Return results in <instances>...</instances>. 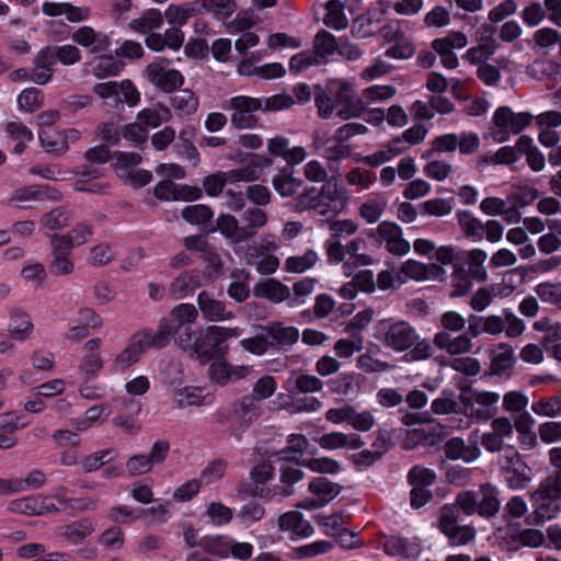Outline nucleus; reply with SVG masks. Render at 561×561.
<instances>
[{
  "instance_id": "1",
  "label": "nucleus",
  "mask_w": 561,
  "mask_h": 561,
  "mask_svg": "<svg viewBox=\"0 0 561 561\" xmlns=\"http://www.w3.org/2000/svg\"><path fill=\"white\" fill-rule=\"evenodd\" d=\"M379 341L394 353H404L413 362L425 360L434 354L432 342L421 337L405 320L380 322Z\"/></svg>"
},
{
  "instance_id": "2",
  "label": "nucleus",
  "mask_w": 561,
  "mask_h": 561,
  "mask_svg": "<svg viewBox=\"0 0 561 561\" xmlns=\"http://www.w3.org/2000/svg\"><path fill=\"white\" fill-rule=\"evenodd\" d=\"M284 388L293 400L295 412H314L321 408V401L313 397H301V394L320 392L323 389V381L317 376L304 373L300 369L291 370L285 380Z\"/></svg>"
},
{
  "instance_id": "3",
  "label": "nucleus",
  "mask_w": 561,
  "mask_h": 561,
  "mask_svg": "<svg viewBox=\"0 0 561 561\" xmlns=\"http://www.w3.org/2000/svg\"><path fill=\"white\" fill-rule=\"evenodd\" d=\"M240 334L241 330L239 328L208 325L202 329L195 337L194 355L206 362L215 358H224L229 353L227 341L238 337Z\"/></svg>"
},
{
  "instance_id": "4",
  "label": "nucleus",
  "mask_w": 561,
  "mask_h": 561,
  "mask_svg": "<svg viewBox=\"0 0 561 561\" xmlns=\"http://www.w3.org/2000/svg\"><path fill=\"white\" fill-rule=\"evenodd\" d=\"M323 199H329L332 203V210L337 213L344 207L346 197L342 187L329 182L321 190L316 187L305 190L294 198L291 205L295 210L304 211L320 206Z\"/></svg>"
},
{
  "instance_id": "5",
  "label": "nucleus",
  "mask_w": 561,
  "mask_h": 561,
  "mask_svg": "<svg viewBox=\"0 0 561 561\" xmlns=\"http://www.w3.org/2000/svg\"><path fill=\"white\" fill-rule=\"evenodd\" d=\"M531 122V114L526 112L514 113L508 106H501L494 113V129L491 131V136L496 142H505L508 140L510 134H519Z\"/></svg>"
},
{
  "instance_id": "6",
  "label": "nucleus",
  "mask_w": 561,
  "mask_h": 561,
  "mask_svg": "<svg viewBox=\"0 0 561 561\" xmlns=\"http://www.w3.org/2000/svg\"><path fill=\"white\" fill-rule=\"evenodd\" d=\"M460 400L471 416L480 421H489L497 413L496 403L500 400V394L468 387L462 390Z\"/></svg>"
},
{
  "instance_id": "7",
  "label": "nucleus",
  "mask_w": 561,
  "mask_h": 561,
  "mask_svg": "<svg viewBox=\"0 0 561 561\" xmlns=\"http://www.w3.org/2000/svg\"><path fill=\"white\" fill-rule=\"evenodd\" d=\"M500 463L511 489L519 490L528 486L533 479V470L513 446L504 450Z\"/></svg>"
},
{
  "instance_id": "8",
  "label": "nucleus",
  "mask_w": 561,
  "mask_h": 561,
  "mask_svg": "<svg viewBox=\"0 0 561 561\" xmlns=\"http://www.w3.org/2000/svg\"><path fill=\"white\" fill-rule=\"evenodd\" d=\"M263 101L261 99L248 95H237L227 101L225 110L231 112V124L237 129L254 128L259 124L255 112L262 110Z\"/></svg>"
},
{
  "instance_id": "9",
  "label": "nucleus",
  "mask_w": 561,
  "mask_h": 561,
  "mask_svg": "<svg viewBox=\"0 0 561 561\" xmlns=\"http://www.w3.org/2000/svg\"><path fill=\"white\" fill-rule=\"evenodd\" d=\"M328 90L339 106L336 115L340 118L358 117L366 110V102L362 98H355L351 82L333 80L330 82Z\"/></svg>"
},
{
  "instance_id": "10",
  "label": "nucleus",
  "mask_w": 561,
  "mask_h": 561,
  "mask_svg": "<svg viewBox=\"0 0 561 561\" xmlns=\"http://www.w3.org/2000/svg\"><path fill=\"white\" fill-rule=\"evenodd\" d=\"M170 59L160 58L150 62L145 68L142 76L158 90L173 92L183 84L184 78L179 70L170 68Z\"/></svg>"
},
{
  "instance_id": "11",
  "label": "nucleus",
  "mask_w": 561,
  "mask_h": 561,
  "mask_svg": "<svg viewBox=\"0 0 561 561\" xmlns=\"http://www.w3.org/2000/svg\"><path fill=\"white\" fill-rule=\"evenodd\" d=\"M378 244H385L387 251L394 255H405L410 251V243L403 238L401 227L392 221H381L367 233Z\"/></svg>"
},
{
  "instance_id": "12",
  "label": "nucleus",
  "mask_w": 561,
  "mask_h": 561,
  "mask_svg": "<svg viewBox=\"0 0 561 561\" xmlns=\"http://www.w3.org/2000/svg\"><path fill=\"white\" fill-rule=\"evenodd\" d=\"M438 528L448 538L451 546L467 545L476 537V529L472 526L458 525L456 507L444 506L442 508Z\"/></svg>"
},
{
  "instance_id": "13",
  "label": "nucleus",
  "mask_w": 561,
  "mask_h": 561,
  "mask_svg": "<svg viewBox=\"0 0 561 561\" xmlns=\"http://www.w3.org/2000/svg\"><path fill=\"white\" fill-rule=\"evenodd\" d=\"M170 453V443L161 439L153 443L148 455L138 454L128 458L126 469L133 477L150 472L156 465H161Z\"/></svg>"
},
{
  "instance_id": "14",
  "label": "nucleus",
  "mask_w": 561,
  "mask_h": 561,
  "mask_svg": "<svg viewBox=\"0 0 561 561\" xmlns=\"http://www.w3.org/2000/svg\"><path fill=\"white\" fill-rule=\"evenodd\" d=\"M50 250H51V262L48 265V270L53 275L62 276L69 275L75 270V263L71 260L72 249L59 238L58 233H48Z\"/></svg>"
},
{
  "instance_id": "15",
  "label": "nucleus",
  "mask_w": 561,
  "mask_h": 561,
  "mask_svg": "<svg viewBox=\"0 0 561 561\" xmlns=\"http://www.w3.org/2000/svg\"><path fill=\"white\" fill-rule=\"evenodd\" d=\"M490 431L481 436V445L489 453L505 450L504 440L513 436V423L506 416L494 417L490 424Z\"/></svg>"
},
{
  "instance_id": "16",
  "label": "nucleus",
  "mask_w": 561,
  "mask_h": 561,
  "mask_svg": "<svg viewBox=\"0 0 561 561\" xmlns=\"http://www.w3.org/2000/svg\"><path fill=\"white\" fill-rule=\"evenodd\" d=\"M271 348L287 350L298 342L299 331L295 327L285 325L283 322L273 321L266 325L261 327Z\"/></svg>"
},
{
  "instance_id": "17",
  "label": "nucleus",
  "mask_w": 561,
  "mask_h": 561,
  "mask_svg": "<svg viewBox=\"0 0 561 561\" xmlns=\"http://www.w3.org/2000/svg\"><path fill=\"white\" fill-rule=\"evenodd\" d=\"M197 305L203 317L210 322H221L234 318V313L228 310L226 304L215 299L213 294L203 290L197 296Z\"/></svg>"
},
{
  "instance_id": "18",
  "label": "nucleus",
  "mask_w": 561,
  "mask_h": 561,
  "mask_svg": "<svg viewBox=\"0 0 561 561\" xmlns=\"http://www.w3.org/2000/svg\"><path fill=\"white\" fill-rule=\"evenodd\" d=\"M55 65L56 60L49 46L42 48L34 57L30 80L41 85L48 83L53 78Z\"/></svg>"
},
{
  "instance_id": "19",
  "label": "nucleus",
  "mask_w": 561,
  "mask_h": 561,
  "mask_svg": "<svg viewBox=\"0 0 561 561\" xmlns=\"http://www.w3.org/2000/svg\"><path fill=\"white\" fill-rule=\"evenodd\" d=\"M203 285V273L199 270L192 268L182 272L170 284V293L175 299H182L190 293Z\"/></svg>"
},
{
  "instance_id": "20",
  "label": "nucleus",
  "mask_w": 561,
  "mask_h": 561,
  "mask_svg": "<svg viewBox=\"0 0 561 561\" xmlns=\"http://www.w3.org/2000/svg\"><path fill=\"white\" fill-rule=\"evenodd\" d=\"M72 39L83 47H90L93 54H104L110 50L108 36L96 33L91 26L79 27L72 34Z\"/></svg>"
},
{
  "instance_id": "21",
  "label": "nucleus",
  "mask_w": 561,
  "mask_h": 561,
  "mask_svg": "<svg viewBox=\"0 0 561 561\" xmlns=\"http://www.w3.org/2000/svg\"><path fill=\"white\" fill-rule=\"evenodd\" d=\"M444 454L450 460L472 462L480 457L481 451L476 443L466 444L462 438L453 437L445 443Z\"/></svg>"
},
{
  "instance_id": "22",
  "label": "nucleus",
  "mask_w": 561,
  "mask_h": 561,
  "mask_svg": "<svg viewBox=\"0 0 561 561\" xmlns=\"http://www.w3.org/2000/svg\"><path fill=\"white\" fill-rule=\"evenodd\" d=\"M140 341L136 334L130 336L127 346L113 359L111 364L112 371H123L140 360L146 351Z\"/></svg>"
},
{
  "instance_id": "23",
  "label": "nucleus",
  "mask_w": 561,
  "mask_h": 561,
  "mask_svg": "<svg viewBox=\"0 0 561 561\" xmlns=\"http://www.w3.org/2000/svg\"><path fill=\"white\" fill-rule=\"evenodd\" d=\"M145 350L149 347L163 348L173 335V327L167 320H161L157 331L140 330L135 333Z\"/></svg>"
},
{
  "instance_id": "24",
  "label": "nucleus",
  "mask_w": 561,
  "mask_h": 561,
  "mask_svg": "<svg viewBox=\"0 0 561 561\" xmlns=\"http://www.w3.org/2000/svg\"><path fill=\"white\" fill-rule=\"evenodd\" d=\"M233 415L243 424H251L262 414V403L254 394H247L232 404Z\"/></svg>"
},
{
  "instance_id": "25",
  "label": "nucleus",
  "mask_w": 561,
  "mask_h": 561,
  "mask_svg": "<svg viewBox=\"0 0 561 561\" xmlns=\"http://www.w3.org/2000/svg\"><path fill=\"white\" fill-rule=\"evenodd\" d=\"M43 13L48 16L66 15L71 23H78L88 20L90 9L87 7H75L67 2H45Z\"/></svg>"
},
{
  "instance_id": "26",
  "label": "nucleus",
  "mask_w": 561,
  "mask_h": 561,
  "mask_svg": "<svg viewBox=\"0 0 561 561\" xmlns=\"http://www.w3.org/2000/svg\"><path fill=\"white\" fill-rule=\"evenodd\" d=\"M433 343L437 348L444 350L450 355L468 353L472 347L471 337L469 335L460 334L453 337L448 332H437L434 335Z\"/></svg>"
},
{
  "instance_id": "27",
  "label": "nucleus",
  "mask_w": 561,
  "mask_h": 561,
  "mask_svg": "<svg viewBox=\"0 0 561 561\" xmlns=\"http://www.w3.org/2000/svg\"><path fill=\"white\" fill-rule=\"evenodd\" d=\"M399 274H404L409 278L423 280L430 278H438L444 274L442 266L437 264H423L414 260H409L401 265ZM399 283H402L398 275Z\"/></svg>"
},
{
  "instance_id": "28",
  "label": "nucleus",
  "mask_w": 561,
  "mask_h": 561,
  "mask_svg": "<svg viewBox=\"0 0 561 561\" xmlns=\"http://www.w3.org/2000/svg\"><path fill=\"white\" fill-rule=\"evenodd\" d=\"M365 245L366 242L362 238L353 239L345 245V253L350 256L343 264L345 274H352V272L358 266L373 264L374 260L370 255L360 253Z\"/></svg>"
},
{
  "instance_id": "29",
  "label": "nucleus",
  "mask_w": 561,
  "mask_h": 561,
  "mask_svg": "<svg viewBox=\"0 0 561 561\" xmlns=\"http://www.w3.org/2000/svg\"><path fill=\"white\" fill-rule=\"evenodd\" d=\"M254 295L264 297L273 302L289 301L290 289L274 278H267L254 286Z\"/></svg>"
},
{
  "instance_id": "30",
  "label": "nucleus",
  "mask_w": 561,
  "mask_h": 561,
  "mask_svg": "<svg viewBox=\"0 0 561 561\" xmlns=\"http://www.w3.org/2000/svg\"><path fill=\"white\" fill-rule=\"evenodd\" d=\"M242 233L244 241L253 238L257 231L263 228L267 222V214L259 207H251L243 211L241 215Z\"/></svg>"
},
{
  "instance_id": "31",
  "label": "nucleus",
  "mask_w": 561,
  "mask_h": 561,
  "mask_svg": "<svg viewBox=\"0 0 561 561\" xmlns=\"http://www.w3.org/2000/svg\"><path fill=\"white\" fill-rule=\"evenodd\" d=\"M172 118L171 110L162 104L157 103L152 107H146L138 112L137 119L145 126L150 128H158L163 123Z\"/></svg>"
},
{
  "instance_id": "32",
  "label": "nucleus",
  "mask_w": 561,
  "mask_h": 561,
  "mask_svg": "<svg viewBox=\"0 0 561 561\" xmlns=\"http://www.w3.org/2000/svg\"><path fill=\"white\" fill-rule=\"evenodd\" d=\"M95 527L92 520L84 518L69 525L61 526L59 534L62 538L73 545L82 542L94 531Z\"/></svg>"
},
{
  "instance_id": "33",
  "label": "nucleus",
  "mask_w": 561,
  "mask_h": 561,
  "mask_svg": "<svg viewBox=\"0 0 561 561\" xmlns=\"http://www.w3.org/2000/svg\"><path fill=\"white\" fill-rule=\"evenodd\" d=\"M480 493L481 499L478 501V514L485 518L495 516L501 507L497 489L490 484H484L481 485Z\"/></svg>"
},
{
  "instance_id": "34",
  "label": "nucleus",
  "mask_w": 561,
  "mask_h": 561,
  "mask_svg": "<svg viewBox=\"0 0 561 561\" xmlns=\"http://www.w3.org/2000/svg\"><path fill=\"white\" fill-rule=\"evenodd\" d=\"M337 39L328 31H319L313 39V55L319 57V64H325L327 58L337 51Z\"/></svg>"
},
{
  "instance_id": "35",
  "label": "nucleus",
  "mask_w": 561,
  "mask_h": 561,
  "mask_svg": "<svg viewBox=\"0 0 561 561\" xmlns=\"http://www.w3.org/2000/svg\"><path fill=\"white\" fill-rule=\"evenodd\" d=\"M457 221L461 231L467 238L473 241H481L484 236V224L469 210H458L456 213Z\"/></svg>"
},
{
  "instance_id": "36",
  "label": "nucleus",
  "mask_w": 561,
  "mask_h": 561,
  "mask_svg": "<svg viewBox=\"0 0 561 561\" xmlns=\"http://www.w3.org/2000/svg\"><path fill=\"white\" fill-rule=\"evenodd\" d=\"M198 98L190 89L178 90L171 99L174 111L183 116L193 115L198 108Z\"/></svg>"
},
{
  "instance_id": "37",
  "label": "nucleus",
  "mask_w": 561,
  "mask_h": 561,
  "mask_svg": "<svg viewBox=\"0 0 561 561\" xmlns=\"http://www.w3.org/2000/svg\"><path fill=\"white\" fill-rule=\"evenodd\" d=\"M9 332L18 340L24 341L28 339L33 332V323L30 316L23 310L13 309L11 311Z\"/></svg>"
},
{
  "instance_id": "38",
  "label": "nucleus",
  "mask_w": 561,
  "mask_h": 561,
  "mask_svg": "<svg viewBox=\"0 0 561 561\" xmlns=\"http://www.w3.org/2000/svg\"><path fill=\"white\" fill-rule=\"evenodd\" d=\"M162 13L157 9H149L142 14V16L131 20L128 26L137 33L146 34L159 28L162 25Z\"/></svg>"
},
{
  "instance_id": "39",
  "label": "nucleus",
  "mask_w": 561,
  "mask_h": 561,
  "mask_svg": "<svg viewBox=\"0 0 561 561\" xmlns=\"http://www.w3.org/2000/svg\"><path fill=\"white\" fill-rule=\"evenodd\" d=\"M38 138L42 147L47 152H53L57 156H61L68 151V146L66 145V141L61 136V130H57L54 128L39 129Z\"/></svg>"
},
{
  "instance_id": "40",
  "label": "nucleus",
  "mask_w": 561,
  "mask_h": 561,
  "mask_svg": "<svg viewBox=\"0 0 561 561\" xmlns=\"http://www.w3.org/2000/svg\"><path fill=\"white\" fill-rule=\"evenodd\" d=\"M203 389L199 387H183L174 390L173 401L179 409L187 407H202L205 397L202 394Z\"/></svg>"
},
{
  "instance_id": "41",
  "label": "nucleus",
  "mask_w": 561,
  "mask_h": 561,
  "mask_svg": "<svg viewBox=\"0 0 561 561\" xmlns=\"http://www.w3.org/2000/svg\"><path fill=\"white\" fill-rule=\"evenodd\" d=\"M118 453L113 448L95 451L83 457L79 465L83 473H91L99 470L105 463L111 462L117 457Z\"/></svg>"
},
{
  "instance_id": "42",
  "label": "nucleus",
  "mask_w": 561,
  "mask_h": 561,
  "mask_svg": "<svg viewBox=\"0 0 561 561\" xmlns=\"http://www.w3.org/2000/svg\"><path fill=\"white\" fill-rule=\"evenodd\" d=\"M44 503L43 495H32L12 500L8 504V511L27 516H41V504Z\"/></svg>"
},
{
  "instance_id": "43",
  "label": "nucleus",
  "mask_w": 561,
  "mask_h": 561,
  "mask_svg": "<svg viewBox=\"0 0 561 561\" xmlns=\"http://www.w3.org/2000/svg\"><path fill=\"white\" fill-rule=\"evenodd\" d=\"M72 214L66 207H56L41 217V226L49 231H55L67 227L71 220Z\"/></svg>"
},
{
  "instance_id": "44",
  "label": "nucleus",
  "mask_w": 561,
  "mask_h": 561,
  "mask_svg": "<svg viewBox=\"0 0 561 561\" xmlns=\"http://www.w3.org/2000/svg\"><path fill=\"white\" fill-rule=\"evenodd\" d=\"M197 13H213L218 16H230L236 10L233 0H196Z\"/></svg>"
},
{
  "instance_id": "45",
  "label": "nucleus",
  "mask_w": 561,
  "mask_h": 561,
  "mask_svg": "<svg viewBox=\"0 0 561 561\" xmlns=\"http://www.w3.org/2000/svg\"><path fill=\"white\" fill-rule=\"evenodd\" d=\"M272 185L282 197H290L298 192L302 185V180L295 178L291 172L284 170L273 176Z\"/></svg>"
},
{
  "instance_id": "46",
  "label": "nucleus",
  "mask_w": 561,
  "mask_h": 561,
  "mask_svg": "<svg viewBox=\"0 0 561 561\" xmlns=\"http://www.w3.org/2000/svg\"><path fill=\"white\" fill-rule=\"evenodd\" d=\"M341 489L340 484L331 482L324 477H317L309 483V491L319 496L324 505L337 496Z\"/></svg>"
},
{
  "instance_id": "47",
  "label": "nucleus",
  "mask_w": 561,
  "mask_h": 561,
  "mask_svg": "<svg viewBox=\"0 0 561 561\" xmlns=\"http://www.w3.org/2000/svg\"><path fill=\"white\" fill-rule=\"evenodd\" d=\"M385 553L391 557L413 558L416 554V548L405 538L390 536L382 543Z\"/></svg>"
},
{
  "instance_id": "48",
  "label": "nucleus",
  "mask_w": 561,
  "mask_h": 561,
  "mask_svg": "<svg viewBox=\"0 0 561 561\" xmlns=\"http://www.w3.org/2000/svg\"><path fill=\"white\" fill-rule=\"evenodd\" d=\"M535 511L531 515L533 523L536 525L543 524L547 520L554 518L560 512V505L557 501L542 499H531Z\"/></svg>"
},
{
  "instance_id": "49",
  "label": "nucleus",
  "mask_w": 561,
  "mask_h": 561,
  "mask_svg": "<svg viewBox=\"0 0 561 561\" xmlns=\"http://www.w3.org/2000/svg\"><path fill=\"white\" fill-rule=\"evenodd\" d=\"M542 496L557 502L561 497V470L542 480L533 493L531 499H542Z\"/></svg>"
},
{
  "instance_id": "50",
  "label": "nucleus",
  "mask_w": 561,
  "mask_h": 561,
  "mask_svg": "<svg viewBox=\"0 0 561 561\" xmlns=\"http://www.w3.org/2000/svg\"><path fill=\"white\" fill-rule=\"evenodd\" d=\"M279 471V481L285 485L272 491V495L287 497L294 493L291 485L304 478V471L293 466H283Z\"/></svg>"
},
{
  "instance_id": "51",
  "label": "nucleus",
  "mask_w": 561,
  "mask_h": 561,
  "mask_svg": "<svg viewBox=\"0 0 561 561\" xmlns=\"http://www.w3.org/2000/svg\"><path fill=\"white\" fill-rule=\"evenodd\" d=\"M93 237V226L87 221L78 222L66 234H59L68 245L73 249L75 247L82 245L89 242Z\"/></svg>"
},
{
  "instance_id": "52",
  "label": "nucleus",
  "mask_w": 561,
  "mask_h": 561,
  "mask_svg": "<svg viewBox=\"0 0 561 561\" xmlns=\"http://www.w3.org/2000/svg\"><path fill=\"white\" fill-rule=\"evenodd\" d=\"M388 206V201L383 196H377L367 199L359 207L360 217L368 224L377 222Z\"/></svg>"
},
{
  "instance_id": "53",
  "label": "nucleus",
  "mask_w": 561,
  "mask_h": 561,
  "mask_svg": "<svg viewBox=\"0 0 561 561\" xmlns=\"http://www.w3.org/2000/svg\"><path fill=\"white\" fill-rule=\"evenodd\" d=\"M216 226L219 232L227 239L231 240L232 243L244 242L241 226H239L234 216L228 214L220 215L216 220Z\"/></svg>"
},
{
  "instance_id": "54",
  "label": "nucleus",
  "mask_w": 561,
  "mask_h": 561,
  "mask_svg": "<svg viewBox=\"0 0 561 561\" xmlns=\"http://www.w3.org/2000/svg\"><path fill=\"white\" fill-rule=\"evenodd\" d=\"M122 62L118 61L114 56L102 55L95 58L92 62V73L99 78H106L116 76L122 70Z\"/></svg>"
},
{
  "instance_id": "55",
  "label": "nucleus",
  "mask_w": 561,
  "mask_h": 561,
  "mask_svg": "<svg viewBox=\"0 0 561 561\" xmlns=\"http://www.w3.org/2000/svg\"><path fill=\"white\" fill-rule=\"evenodd\" d=\"M318 254L313 250H308L302 255L289 256L286 260V270L290 273H304L316 265Z\"/></svg>"
},
{
  "instance_id": "56",
  "label": "nucleus",
  "mask_w": 561,
  "mask_h": 561,
  "mask_svg": "<svg viewBox=\"0 0 561 561\" xmlns=\"http://www.w3.org/2000/svg\"><path fill=\"white\" fill-rule=\"evenodd\" d=\"M531 410L540 416L556 417L561 415V394L541 398L531 404Z\"/></svg>"
},
{
  "instance_id": "57",
  "label": "nucleus",
  "mask_w": 561,
  "mask_h": 561,
  "mask_svg": "<svg viewBox=\"0 0 561 561\" xmlns=\"http://www.w3.org/2000/svg\"><path fill=\"white\" fill-rule=\"evenodd\" d=\"M534 425L535 420L527 411L519 412L513 423V430L515 428L520 437L529 438V447H534L537 443L536 433L533 431Z\"/></svg>"
},
{
  "instance_id": "58",
  "label": "nucleus",
  "mask_w": 561,
  "mask_h": 561,
  "mask_svg": "<svg viewBox=\"0 0 561 561\" xmlns=\"http://www.w3.org/2000/svg\"><path fill=\"white\" fill-rule=\"evenodd\" d=\"M213 210L203 204L190 205L182 210V217L191 225H204L213 218Z\"/></svg>"
},
{
  "instance_id": "59",
  "label": "nucleus",
  "mask_w": 561,
  "mask_h": 561,
  "mask_svg": "<svg viewBox=\"0 0 561 561\" xmlns=\"http://www.w3.org/2000/svg\"><path fill=\"white\" fill-rule=\"evenodd\" d=\"M229 363L224 358H215L210 363L207 376L209 380L218 386L225 387L230 382Z\"/></svg>"
},
{
  "instance_id": "60",
  "label": "nucleus",
  "mask_w": 561,
  "mask_h": 561,
  "mask_svg": "<svg viewBox=\"0 0 561 561\" xmlns=\"http://www.w3.org/2000/svg\"><path fill=\"white\" fill-rule=\"evenodd\" d=\"M514 363L513 350L511 346L502 344L491 362V370L495 375H501L512 368Z\"/></svg>"
},
{
  "instance_id": "61",
  "label": "nucleus",
  "mask_w": 561,
  "mask_h": 561,
  "mask_svg": "<svg viewBox=\"0 0 561 561\" xmlns=\"http://www.w3.org/2000/svg\"><path fill=\"white\" fill-rule=\"evenodd\" d=\"M316 90L314 101L318 113L322 118H330L339 106L330 91L328 92L320 87H316Z\"/></svg>"
},
{
  "instance_id": "62",
  "label": "nucleus",
  "mask_w": 561,
  "mask_h": 561,
  "mask_svg": "<svg viewBox=\"0 0 561 561\" xmlns=\"http://www.w3.org/2000/svg\"><path fill=\"white\" fill-rule=\"evenodd\" d=\"M49 48L56 62L60 61L65 66L75 65L81 59V53L75 45H50Z\"/></svg>"
},
{
  "instance_id": "63",
  "label": "nucleus",
  "mask_w": 561,
  "mask_h": 561,
  "mask_svg": "<svg viewBox=\"0 0 561 561\" xmlns=\"http://www.w3.org/2000/svg\"><path fill=\"white\" fill-rule=\"evenodd\" d=\"M116 257V252L108 243H100L90 249L89 263L94 266L110 264Z\"/></svg>"
},
{
  "instance_id": "64",
  "label": "nucleus",
  "mask_w": 561,
  "mask_h": 561,
  "mask_svg": "<svg viewBox=\"0 0 561 561\" xmlns=\"http://www.w3.org/2000/svg\"><path fill=\"white\" fill-rule=\"evenodd\" d=\"M43 93L37 88H28L21 92L18 98V104L21 110L35 112L43 105Z\"/></svg>"
}]
</instances>
